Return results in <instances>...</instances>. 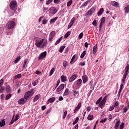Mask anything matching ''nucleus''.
Instances as JSON below:
<instances>
[{"instance_id": "24", "label": "nucleus", "mask_w": 129, "mask_h": 129, "mask_svg": "<svg viewBox=\"0 0 129 129\" xmlns=\"http://www.w3.org/2000/svg\"><path fill=\"white\" fill-rule=\"evenodd\" d=\"M6 125V121H5V119H2V121H0V126L2 127V126H4V125Z\"/></svg>"}, {"instance_id": "54", "label": "nucleus", "mask_w": 129, "mask_h": 129, "mask_svg": "<svg viewBox=\"0 0 129 129\" xmlns=\"http://www.w3.org/2000/svg\"><path fill=\"white\" fill-rule=\"evenodd\" d=\"M92 25L95 27L97 26V22H96V20H94V21L92 22Z\"/></svg>"}, {"instance_id": "13", "label": "nucleus", "mask_w": 129, "mask_h": 129, "mask_svg": "<svg viewBox=\"0 0 129 129\" xmlns=\"http://www.w3.org/2000/svg\"><path fill=\"white\" fill-rule=\"evenodd\" d=\"M111 5L113 7H115L116 8H118V7H119V3L115 1L111 2Z\"/></svg>"}, {"instance_id": "15", "label": "nucleus", "mask_w": 129, "mask_h": 129, "mask_svg": "<svg viewBox=\"0 0 129 129\" xmlns=\"http://www.w3.org/2000/svg\"><path fill=\"white\" fill-rule=\"evenodd\" d=\"M119 124H120V120H117L115 124L114 128L118 129V127H119Z\"/></svg>"}, {"instance_id": "29", "label": "nucleus", "mask_w": 129, "mask_h": 129, "mask_svg": "<svg viewBox=\"0 0 129 129\" xmlns=\"http://www.w3.org/2000/svg\"><path fill=\"white\" fill-rule=\"evenodd\" d=\"M87 118L88 119V120H92V119H93V115H91V114H89Z\"/></svg>"}, {"instance_id": "17", "label": "nucleus", "mask_w": 129, "mask_h": 129, "mask_svg": "<svg viewBox=\"0 0 129 129\" xmlns=\"http://www.w3.org/2000/svg\"><path fill=\"white\" fill-rule=\"evenodd\" d=\"M97 52V46L95 45L93 48V54H95Z\"/></svg>"}, {"instance_id": "44", "label": "nucleus", "mask_w": 129, "mask_h": 129, "mask_svg": "<svg viewBox=\"0 0 129 129\" xmlns=\"http://www.w3.org/2000/svg\"><path fill=\"white\" fill-rule=\"evenodd\" d=\"M78 120H79V117H77L76 118L75 121L73 123V124H76V123H77V122H78Z\"/></svg>"}, {"instance_id": "62", "label": "nucleus", "mask_w": 129, "mask_h": 129, "mask_svg": "<svg viewBox=\"0 0 129 129\" xmlns=\"http://www.w3.org/2000/svg\"><path fill=\"white\" fill-rule=\"evenodd\" d=\"M129 69V64H127L125 68L124 71H128Z\"/></svg>"}, {"instance_id": "31", "label": "nucleus", "mask_w": 129, "mask_h": 129, "mask_svg": "<svg viewBox=\"0 0 129 129\" xmlns=\"http://www.w3.org/2000/svg\"><path fill=\"white\" fill-rule=\"evenodd\" d=\"M68 94H69V89H68V88H67L63 93V95H64V96H66L68 95Z\"/></svg>"}, {"instance_id": "16", "label": "nucleus", "mask_w": 129, "mask_h": 129, "mask_svg": "<svg viewBox=\"0 0 129 129\" xmlns=\"http://www.w3.org/2000/svg\"><path fill=\"white\" fill-rule=\"evenodd\" d=\"M6 91L9 93H11L12 91V89L11 88V86L9 85L6 86Z\"/></svg>"}, {"instance_id": "51", "label": "nucleus", "mask_w": 129, "mask_h": 129, "mask_svg": "<svg viewBox=\"0 0 129 129\" xmlns=\"http://www.w3.org/2000/svg\"><path fill=\"white\" fill-rule=\"evenodd\" d=\"M78 38L80 39V40L81 39H82V38H83V32H81L78 36Z\"/></svg>"}, {"instance_id": "7", "label": "nucleus", "mask_w": 129, "mask_h": 129, "mask_svg": "<svg viewBox=\"0 0 129 129\" xmlns=\"http://www.w3.org/2000/svg\"><path fill=\"white\" fill-rule=\"evenodd\" d=\"M105 103H106V100H105V98H103V100L98 104L99 107H100V108H102V107H104V105H105Z\"/></svg>"}, {"instance_id": "64", "label": "nucleus", "mask_w": 129, "mask_h": 129, "mask_svg": "<svg viewBox=\"0 0 129 129\" xmlns=\"http://www.w3.org/2000/svg\"><path fill=\"white\" fill-rule=\"evenodd\" d=\"M6 34H7V35H12L13 32L8 31L7 32Z\"/></svg>"}, {"instance_id": "21", "label": "nucleus", "mask_w": 129, "mask_h": 129, "mask_svg": "<svg viewBox=\"0 0 129 129\" xmlns=\"http://www.w3.org/2000/svg\"><path fill=\"white\" fill-rule=\"evenodd\" d=\"M40 97H41V95L40 94L36 95L35 97H34V98L33 99V101L34 102L37 101V100H38V99H39V98H40Z\"/></svg>"}, {"instance_id": "49", "label": "nucleus", "mask_w": 129, "mask_h": 129, "mask_svg": "<svg viewBox=\"0 0 129 129\" xmlns=\"http://www.w3.org/2000/svg\"><path fill=\"white\" fill-rule=\"evenodd\" d=\"M114 107H114L113 105L112 106H110L108 109L109 111H112V110H113V109H114Z\"/></svg>"}, {"instance_id": "36", "label": "nucleus", "mask_w": 129, "mask_h": 129, "mask_svg": "<svg viewBox=\"0 0 129 129\" xmlns=\"http://www.w3.org/2000/svg\"><path fill=\"white\" fill-rule=\"evenodd\" d=\"M62 64H63V67L66 68L67 67V66H68V62H67V61H64L62 63Z\"/></svg>"}, {"instance_id": "9", "label": "nucleus", "mask_w": 129, "mask_h": 129, "mask_svg": "<svg viewBox=\"0 0 129 129\" xmlns=\"http://www.w3.org/2000/svg\"><path fill=\"white\" fill-rule=\"evenodd\" d=\"M64 87H65V85L64 84H61L56 89V91H57V92H60L61 90H62V89H64Z\"/></svg>"}, {"instance_id": "57", "label": "nucleus", "mask_w": 129, "mask_h": 129, "mask_svg": "<svg viewBox=\"0 0 129 129\" xmlns=\"http://www.w3.org/2000/svg\"><path fill=\"white\" fill-rule=\"evenodd\" d=\"M101 99H102V97H100L96 102V104H99V103L101 102Z\"/></svg>"}, {"instance_id": "37", "label": "nucleus", "mask_w": 129, "mask_h": 129, "mask_svg": "<svg viewBox=\"0 0 129 129\" xmlns=\"http://www.w3.org/2000/svg\"><path fill=\"white\" fill-rule=\"evenodd\" d=\"M85 55H86V51L85 50L81 54V55L80 56L81 58H84V56H85Z\"/></svg>"}, {"instance_id": "25", "label": "nucleus", "mask_w": 129, "mask_h": 129, "mask_svg": "<svg viewBox=\"0 0 129 129\" xmlns=\"http://www.w3.org/2000/svg\"><path fill=\"white\" fill-rule=\"evenodd\" d=\"M63 39V36L60 37L56 42L55 43V45H58V44H59V43H60L61 42V41H62Z\"/></svg>"}, {"instance_id": "3", "label": "nucleus", "mask_w": 129, "mask_h": 129, "mask_svg": "<svg viewBox=\"0 0 129 129\" xmlns=\"http://www.w3.org/2000/svg\"><path fill=\"white\" fill-rule=\"evenodd\" d=\"M82 83V80L79 79L74 82V84L73 86V88L74 89H79L81 87V84Z\"/></svg>"}, {"instance_id": "58", "label": "nucleus", "mask_w": 129, "mask_h": 129, "mask_svg": "<svg viewBox=\"0 0 129 129\" xmlns=\"http://www.w3.org/2000/svg\"><path fill=\"white\" fill-rule=\"evenodd\" d=\"M71 5H72V0H71V1H70L68 2L67 6L68 7H70V6H71Z\"/></svg>"}, {"instance_id": "34", "label": "nucleus", "mask_w": 129, "mask_h": 129, "mask_svg": "<svg viewBox=\"0 0 129 129\" xmlns=\"http://www.w3.org/2000/svg\"><path fill=\"white\" fill-rule=\"evenodd\" d=\"M54 72H55V68H52L50 73H49V76H52V75H53V73H54Z\"/></svg>"}, {"instance_id": "23", "label": "nucleus", "mask_w": 129, "mask_h": 129, "mask_svg": "<svg viewBox=\"0 0 129 129\" xmlns=\"http://www.w3.org/2000/svg\"><path fill=\"white\" fill-rule=\"evenodd\" d=\"M56 99V98L55 97H51L48 99V102L50 103H53L54 101H55V100Z\"/></svg>"}, {"instance_id": "43", "label": "nucleus", "mask_w": 129, "mask_h": 129, "mask_svg": "<svg viewBox=\"0 0 129 129\" xmlns=\"http://www.w3.org/2000/svg\"><path fill=\"white\" fill-rule=\"evenodd\" d=\"M113 105H114V107H115V108H116L117 106H119V103L118 102V101H116Z\"/></svg>"}, {"instance_id": "11", "label": "nucleus", "mask_w": 129, "mask_h": 129, "mask_svg": "<svg viewBox=\"0 0 129 129\" xmlns=\"http://www.w3.org/2000/svg\"><path fill=\"white\" fill-rule=\"evenodd\" d=\"M83 83L85 84L87 81H88V77L86 75H83L82 76Z\"/></svg>"}, {"instance_id": "30", "label": "nucleus", "mask_w": 129, "mask_h": 129, "mask_svg": "<svg viewBox=\"0 0 129 129\" xmlns=\"http://www.w3.org/2000/svg\"><path fill=\"white\" fill-rule=\"evenodd\" d=\"M90 3V0H87L86 2L83 3L82 7H86L88 4Z\"/></svg>"}, {"instance_id": "12", "label": "nucleus", "mask_w": 129, "mask_h": 129, "mask_svg": "<svg viewBox=\"0 0 129 129\" xmlns=\"http://www.w3.org/2000/svg\"><path fill=\"white\" fill-rule=\"evenodd\" d=\"M26 101H27V100L25 99V98H22L21 99H20L19 101H18V103L19 104H25V103H26Z\"/></svg>"}, {"instance_id": "48", "label": "nucleus", "mask_w": 129, "mask_h": 129, "mask_svg": "<svg viewBox=\"0 0 129 129\" xmlns=\"http://www.w3.org/2000/svg\"><path fill=\"white\" fill-rule=\"evenodd\" d=\"M75 21H76V18H75V17H74L71 20L70 23L73 24L75 22Z\"/></svg>"}, {"instance_id": "41", "label": "nucleus", "mask_w": 129, "mask_h": 129, "mask_svg": "<svg viewBox=\"0 0 129 129\" xmlns=\"http://www.w3.org/2000/svg\"><path fill=\"white\" fill-rule=\"evenodd\" d=\"M128 75V71H124V73L123 74V77H127Z\"/></svg>"}, {"instance_id": "1", "label": "nucleus", "mask_w": 129, "mask_h": 129, "mask_svg": "<svg viewBox=\"0 0 129 129\" xmlns=\"http://www.w3.org/2000/svg\"><path fill=\"white\" fill-rule=\"evenodd\" d=\"M34 41L35 46L40 49H43L45 48V47H47V45H48V41L47 40H45V39L35 37Z\"/></svg>"}, {"instance_id": "22", "label": "nucleus", "mask_w": 129, "mask_h": 129, "mask_svg": "<svg viewBox=\"0 0 129 129\" xmlns=\"http://www.w3.org/2000/svg\"><path fill=\"white\" fill-rule=\"evenodd\" d=\"M58 19V17H55L54 18L51 19L50 20V24H53V23H55L56 21Z\"/></svg>"}, {"instance_id": "38", "label": "nucleus", "mask_w": 129, "mask_h": 129, "mask_svg": "<svg viewBox=\"0 0 129 129\" xmlns=\"http://www.w3.org/2000/svg\"><path fill=\"white\" fill-rule=\"evenodd\" d=\"M74 80H75V79H76V78H77L78 76H77V74H74L72 77H71Z\"/></svg>"}, {"instance_id": "55", "label": "nucleus", "mask_w": 129, "mask_h": 129, "mask_svg": "<svg viewBox=\"0 0 129 129\" xmlns=\"http://www.w3.org/2000/svg\"><path fill=\"white\" fill-rule=\"evenodd\" d=\"M124 127V123L122 122L120 125L119 129H123Z\"/></svg>"}, {"instance_id": "4", "label": "nucleus", "mask_w": 129, "mask_h": 129, "mask_svg": "<svg viewBox=\"0 0 129 129\" xmlns=\"http://www.w3.org/2000/svg\"><path fill=\"white\" fill-rule=\"evenodd\" d=\"M10 8L12 11H17L18 9V3L16 1H12L10 4Z\"/></svg>"}, {"instance_id": "61", "label": "nucleus", "mask_w": 129, "mask_h": 129, "mask_svg": "<svg viewBox=\"0 0 129 129\" xmlns=\"http://www.w3.org/2000/svg\"><path fill=\"white\" fill-rule=\"evenodd\" d=\"M66 115H67V111H66L63 112V115L62 117V118L64 119V118H65V117H66Z\"/></svg>"}, {"instance_id": "18", "label": "nucleus", "mask_w": 129, "mask_h": 129, "mask_svg": "<svg viewBox=\"0 0 129 129\" xmlns=\"http://www.w3.org/2000/svg\"><path fill=\"white\" fill-rule=\"evenodd\" d=\"M60 79L62 82H65V81H67V78L63 75H62L60 77Z\"/></svg>"}, {"instance_id": "20", "label": "nucleus", "mask_w": 129, "mask_h": 129, "mask_svg": "<svg viewBox=\"0 0 129 129\" xmlns=\"http://www.w3.org/2000/svg\"><path fill=\"white\" fill-rule=\"evenodd\" d=\"M104 11V9H103V8H101L97 13L98 16H101Z\"/></svg>"}, {"instance_id": "5", "label": "nucleus", "mask_w": 129, "mask_h": 129, "mask_svg": "<svg viewBox=\"0 0 129 129\" xmlns=\"http://www.w3.org/2000/svg\"><path fill=\"white\" fill-rule=\"evenodd\" d=\"M34 90L31 89L30 91H29L25 93L24 98L26 100H28V99H30L33 96L34 93Z\"/></svg>"}, {"instance_id": "42", "label": "nucleus", "mask_w": 129, "mask_h": 129, "mask_svg": "<svg viewBox=\"0 0 129 129\" xmlns=\"http://www.w3.org/2000/svg\"><path fill=\"white\" fill-rule=\"evenodd\" d=\"M70 34H71L70 31L67 32L64 35V38H68V37L70 36Z\"/></svg>"}, {"instance_id": "19", "label": "nucleus", "mask_w": 129, "mask_h": 129, "mask_svg": "<svg viewBox=\"0 0 129 129\" xmlns=\"http://www.w3.org/2000/svg\"><path fill=\"white\" fill-rule=\"evenodd\" d=\"M74 80L71 77L69 81V85L68 87H71V85H72V82H73Z\"/></svg>"}, {"instance_id": "40", "label": "nucleus", "mask_w": 129, "mask_h": 129, "mask_svg": "<svg viewBox=\"0 0 129 129\" xmlns=\"http://www.w3.org/2000/svg\"><path fill=\"white\" fill-rule=\"evenodd\" d=\"M11 97H12V94L10 93L6 95V99L8 100V99H10Z\"/></svg>"}, {"instance_id": "35", "label": "nucleus", "mask_w": 129, "mask_h": 129, "mask_svg": "<svg viewBox=\"0 0 129 129\" xmlns=\"http://www.w3.org/2000/svg\"><path fill=\"white\" fill-rule=\"evenodd\" d=\"M73 93L74 94V97H76V95L79 93V91H77L76 90H73Z\"/></svg>"}, {"instance_id": "46", "label": "nucleus", "mask_w": 129, "mask_h": 129, "mask_svg": "<svg viewBox=\"0 0 129 129\" xmlns=\"http://www.w3.org/2000/svg\"><path fill=\"white\" fill-rule=\"evenodd\" d=\"M125 79H126V77H123L121 80L122 84H124V83H125Z\"/></svg>"}, {"instance_id": "32", "label": "nucleus", "mask_w": 129, "mask_h": 129, "mask_svg": "<svg viewBox=\"0 0 129 129\" xmlns=\"http://www.w3.org/2000/svg\"><path fill=\"white\" fill-rule=\"evenodd\" d=\"M4 82H5V80H4V79H2L0 80V88L1 87H3V86L4 85Z\"/></svg>"}, {"instance_id": "10", "label": "nucleus", "mask_w": 129, "mask_h": 129, "mask_svg": "<svg viewBox=\"0 0 129 129\" xmlns=\"http://www.w3.org/2000/svg\"><path fill=\"white\" fill-rule=\"evenodd\" d=\"M47 56V51H44L42 52L38 57V60H41L43 58H45Z\"/></svg>"}, {"instance_id": "47", "label": "nucleus", "mask_w": 129, "mask_h": 129, "mask_svg": "<svg viewBox=\"0 0 129 129\" xmlns=\"http://www.w3.org/2000/svg\"><path fill=\"white\" fill-rule=\"evenodd\" d=\"M127 110H128V109L127 108H126V107H125L123 108V113H126V111H127Z\"/></svg>"}, {"instance_id": "52", "label": "nucleus", "mask_w": 129, "mask_h": 129, "mask_svg": "<svg viewBox=\"0 0 129 129\" xmlns=\"http://www.w3.org/2000/svg\"><path fill=\"white\" fill-rule=\"evenodd\" d=\"M107 120V118H105L104 119H102L100 120V123H104L105 121Z\"/></svg>"}, {"instance_id": "53", "label": "nucleus", "mask_w": 129, "mask_h": 129, "mask_svg": "<svg viewBox=\"0 0 129 129\" xmlns=\"http://www.w3.org/2000/svg\"><path fill=\"white\" fill-rule=\"evenodd\" d=\"M53 39H54V37L53 36H49L48 41L49 42H50L52 43V41H53Z\"/></svg>"}, {"instance_id": "14", "label": "nucleus", "mask_w": 129, "mask_h": 129, "mask_svg": "<svg viewBox=\"0 0 129 129\" xmlns=\"http://www.w3.org/2000/svg\"><path fill=\"white\" fill-rule=\"evenodd\" d=\"M80 107H81V102H80L78 103V105H77V106L75 108L74 113H75V112H76V111H77L78 109H80Z\"/></svg>"}, {"instance_id": "50", "label": "nucleus", "mask_w": 129, "mask_h": 129, "mask_svg": "<svg viewBox=\"0 0 129 129\" xmlns=\"http://www.w3.org/2000/svg\"><path fill=\"white\" fill-rule=\"evenodd\" d=\"M5 90V87H1L0 88V93H3Z\"/></svg>"}, {"instance_id": "60", "label": "nucleus", "mask_w": 129, "mask_h": 129, "mask_svg": "<svg viewBox=\"0 0 129 129\" xmlns=\"http://www.w3.org/2000/svg\"><path fill=\"white\" fill-rule=\"evenodd\" d=\"M18 119H19V115L16 114V118L15 119H13V120H14V121H17V120H18Z\"/></svg>"}, {"instance_id": "8", "label": "nucleus", "mask_w": 129, "mask_h": 129, "mask_svg": "<svg viewBox=\"0 0 129 129\" xmlns=\"http://www.w3.org/2000/svg\"><path fill=\"white\" fill-rule=\"evenodd\" d=\"M95 12V7L92 8L87 13V16H91Z\"/></svg>"}, {"instance_id": "39", "label": "nucleus", "mask_w": 129, "mask_h": 129, "mask_svg": "<svg viewBox=\"0 0 129 129\" xmlns=\"http://www.w3.org/2000/svg\"><path fill=\"white\" fill-rule=\"evenodd\" d=\"M64 49H65V46H62L60 47L59 48V52L60 53H62V52H63V50H64Z\"/></svg>"}, {"instance_id": "45", "label": "nucleus", "mask_w": 129, "mask_h": 129, "mask_svg": "<svg viewBox=\"0 0 129 129\" xmlns=\"http://www.w3.org/2000/svg\"><path fill=\"white\" fill-rule=\"evenodd\" d=\"M55 34H56V33H55V31H52V32L50 33L49 36H50V37H53V38H54V37H55Z\"/></svg>"}, {"instance_id": "28", "label": "nucleus", "mask_w": 129, "mask_h": 129, "mask_svg": "<svg viewBox=\"0 0 129 129\" xmlns=\"http://www.w3.org/2000/svg\"><path fill=\"white\" fill-rule=\"evenodd\" d=\"M125 13L126 14H128L129 13V5H127L126 7L124 8Z\"/></svg>"}, {"instance_id": "59", "label": "nucleus", "mask_w": 129, "mask_h": 129, "mask_svg": "<svg viewBox=\"0 0 129 129\" xmlns=\"http://www.w3.org/2000/svg\"><path fill=\"white\" fill-rule=\"evenodd\" d=\"M52 2H53V0H48L46 2V5H50V4H51V3H52Z\"/></svg>"}, {"instance_id": "2", "label": "nucleus", "mask_w": 129, "mask_h": 129, "mask_svg": "<svg viewBox=\"0 0 129 129\" xmlns=\"http://www.w3.org/2000/svg\"><path fill=\"white\" fill-rule=\"evenodd\" d=\"M16 27V19L8 21L6 24V28L7 30H11Z\"/></svg>"}, {"instance_id": "6", "label": "nucleus", "mask_w": 129, "mask_h": 129, "mask_svg": "<svg viewBox=\"0 0 129 129\" xmlns=\"http://www.w3.org/2000/svg\"><path fill=\"white\" fill-rule=\"evenodd\" d=\"M48 12L51 15H55L58 12V10L55 7H51L48 10Z\"/></svg>"}, {"instance_id": "63", "label": "nucleus", "mask_w": 129, "mask_h": 129, "mask_svg": "<svg viewBox=\"0 0 129 129\" xmlns=\"http://www.w3.org/2000/svg\"><path fill=\"white\" fill-rule=\"evenodd\" d=\"M1 99L2 100L5 99V94H3L1 95Z\"/></svg>"}, {"instance_id": "26", "label": "nucleus", "mask_w": 129, "mask_h": 129, "mask_svg": "<svg viewBox=\"0 0 129 129\" xmlns=\"http://www.w3.org/2000/svg\"><path fill=\"white\" fill-rule=\"evenodd\" d=\"M105 22V17H103L101 19V23H100V25H101V26H103V24H104Z\"/></svg>"}, {"instance_id": "33", "label": "nucleus", "mask_w": 129, "mask_h": 129, "mask_svg": "<svg viewBox=\"0 0 129 129\" xmlns=\"http://www.w3.org/2000/svg\"><path fill=\"white\" fill-rule=\"evenodd\" d=\"M21 60V56H18L16 59L14 60V63L17 64L18 62Z\"/></svg>"}, {"instance_id": "27", "label": "nucleus", "mask_w": 129, "mask_h": 129, "mask_svg": "<svg viewBox=\"0 0 129 129\" xmlns=\"http://www.w3.org/2000/svg\"><path fill=\"white\" fill-rule=\"evenodd\" d=\"M21 77H22V74H19L14 77V80H16V79H20V78H21Z\"/></svg>"}, {"instance_id": "56", "label": "nucleus", "mask_w": 129, "mask_h": 129, "mask_svg": "<svg viewBox=\"0 0 129 129\" xmlns=\"http://www.w3.org/2000/svg\"><path fill=\"white\" fill-rule=\"evenodd\" d=\"M61 0H54L53 3L56 5H58Z\"/></svg>"}]
</instances>
